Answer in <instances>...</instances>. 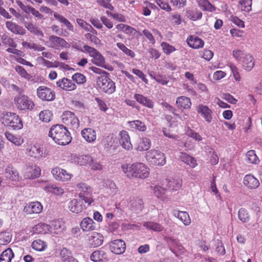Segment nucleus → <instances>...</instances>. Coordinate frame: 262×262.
I'll list each match as a JSON object with an SVG mask.
<instances>
[{"label":"nucleus","instance_id":"obj_8","mask_svg":"<svg viewBox=\"0 0 262 262\" xmlns=\"http://www.w3.org/2000/svg\"><path fill=\"white\" fill-rule=\"evenodd\" d=\"M84 49L86 53L92 57L91 61L94 64L106 69L104 57L96 49L88 45L84 46Z\"/></svg>","mask_w":262,"mask_h":262},{"label":"nucleus","instance_id":"obj_54","mask_svg":"<svg viewBox=\"0 0 262 262\" xmlns=\"http://www.w3.org/2000/svg\"><path fill=\"white\" fill-rule=\"evenodd\" d=\"M247 161L252 164H257L259 160L254 150H250L246 154Z\"/></svg>","mask_w":262,"mask_h":262},{"label":"nucleus","instance_id":"obj_45","mask_svg":"<svg viewBox=\"0 0 262 262\" xmlns=\"http://www.w3.org/2000/svg\"><path fill=\"white\" fill-rule=\"evenodd\" d=\"M116 28L120 31H121L128 35H133L135 33L136 30L133 27L125 25L124 24H119L116 26Z\"/></svg>","mask_w":262,"mask_h":262},{"label":"nucleus","instance_id":"obj_21","mask_svg":"<svg viewBox=\"0 0 262 262\" xmlns=\"http://www.w3.org/2000/svg\"><path fill=\"white\" fill-rule=\"evenodd\" d=\"M6 26L8 30L16 35H23L26 33V30L23 27L11 21H7Z\"/></svg>","mask_w":262,"mask_h":262},{"label":"nucleus","instance_id":"obj_64","mask_svg":"<svg viewBox=\"0 0 262 262\" xmlns=\"http://www.w3.org/2000/svg\"><path fill=\"white\" fill-rule=\"evenodd\" d=\"M132 72L140 78L145 83H148V80L146 78V75L140 70L133 69Z\"/></svg>","mask_w":262,"mask_h":262},{"label":"nucleus","instance_id":"obj_43","mask_svg":"<svg viewBox=\"0 0 262 262\" xmlns=\"http://www.w3.org/2000/svg\"><path fill=\"white\" fill-rule=\"evenodd\" d=\"M33 231L36 233L50 234L49 225L45 223H39L35 225L33 228Z\"/></svg>","mask_w":262,"mask_h":262},{"label":"nucleus","instance_id":"obj_38","mask_svg":"<svg viewBox=\"0 0 262 262\" xmlns=\"http://www.w3.org/2000/svg\"><path fill=\"white\" fill-rule=\"evenodd\" d=\"M165 183L167 188L172 190H177L182 186V180L179 179L166 180Z\"/></svg>","mask_w":262,"mask_h":262},{"label":"nucleus","instance_id":"obj_52","mask_svg":"<svg viewBox=\"0 0 262 262\" xmlns=\"http://www.w3.org/2000/svg\"><path fill=\"white\" fill-rule=\"evenodd\" d=\"M14 69L21 77L28 80H30L31 79L32 76L23 67L17 65L15 66Z\"/></svg>","mask_w":262,"mask_h":262},{"label":"nucleus","instance_id":"obj_1","mask_svg":"<svg viewBox=\"0 0 262 262\" xmlns=\"http://www.w3.org/2000/svg\"><path fill=\"white\" fill-rule=\"evenodd\" d=\"M123 172L129 178L145 179L149 176V168L143 163L124 164L121 166Z\"/></svg>","mask_w":262,"mask_h":262},{"label":"nucleus","instance_id":"obj_47","mask_svg":"<svg viewBox=\"0 0 262 262\" xmlns=\"http://www.w3.org/2000/svg\"><path fill=\"white\" fill-rule=\"evenodd\" d=\"M24 25L25 28L31 33L38 36L42 37L43 36V32L36 27L32 23L26 22Z\"/></svg>","mask_w":262,"mask_h":262},{"label":"nucleus","instance_id":"obj_32","mask_svg":"<svg viewBox=\"0 0 262 262\" xmlns=\"http://www.w3.org/2000/svg\"><path fill=\"white\" fill-rule=\"evenodd\" d=\"M60 257L61 262H79L73 257L71 252L66 248H63L60 250Z\"/></svg>","mask_w":262,"mask_h":262},{"label":"nucleus","instance_id":"obj_22","mask_svg":"<svg viewBox=\"0 0 262 262\" xmlns=\"http://www.w3.org/2000/svg\"><path fill=\"white\" fill-rule=\"evenodd\" d=\"M244 185L249 189H254L259 186V182L258 179L252 174L246 175L243 180Z\"/></svg>","mask_w":262,"mask_h":262},{"label":"nucleus","instance_id":"obj_3","mask_svg":"<svg viewBox=\"0 0 262 262\" xmlns=\"http://www.w3.org/2000/svg\"><path fill=\"white\" fill-rule=\"evenodd\" d=\"M2 123L7 127L13 130L20 129L23 127V123L18 115L12 112L4 113L1 118Z\"/></svg>","mask_w":262,"mask_h":262},{"label":"nucleus","instance_id":"obj_44","mask_svg":"<svg viewBox=\"0 0 262 262\" xmlns=\"http://www.w3.org/2000/svg\"><path fill=\"white\" fill-rule=\"evenodd\" d=\"M14 253L10 248L5 250L0 255V262H11Z\"/></svg>","mask_w":262,"mask_h":262},{"label":"nucleus","instance_id":"obj_4","mask_svg":"<svg viewBox=\"0 0 262 262\" xmlns=\"http://www.w3.org/2000/svg\"><path fill=\"white\" fill-rule=\"evenodd\" d=\"M145 158L149 164L159 166H162L166 163V156L161 151L152 149L148 150L145 154Z\"/></svg>","mask_w":262,"mask_h":262},{"label":"nucleus","instance_id":"obj_33","mask_svg":"<svg viewBox=\"0 0 262 262\" xmlns=\"http://www.w3.org/2000/svg\"><path fill=\"white\" fill-rule=\"evenodd\" d=\"M173 215L178 218L185 226H188L191 223L189 215L186 211L175 210L173 212Z\"/></svg>","mask_w":262,"mask_h":262},{"label":"nucleus","instance_id":"obj_29","mask_svg":"<svg viewBox=\"0 0 262 262\" xmlns=\"http://www.w3.org/2000/svg\"><path fill=\"white\" fill-rule=\"evenodd\" d=\"M5 136L9 141L16 146H20L24 142L23 138L20 136L14 135L9 132H6Z\"/></svg>","mask_w":262,"mask_h":262},{"label":"nucleus","instance_id":"obj_36","mask_svg":"<svg viewBox=\"0 0 262 262\" xmlns=\"http://www.w3.org/2000/svg\"><path fill=\"white\" fill-rule=\"evenodd\" d=\"M143 207V202L141 199L137 198L131 200L129 202L130 210L136 213L141 211Z\"/></svg>","mask_w":262,"mask_h":262},{"label":"nucleus","instance_id":"obj_7","mask_svg":"<svg viewBox=\"0 0 262 262\" xmlns=\"http://www.w3.org/2000/svg\"><path fill=\"white\" fill-rule=\"evenodd\" d=\"M77 187L79 191V197L83 200L88 206L91 205L94 202L92 198V188L84 183H80L77 184Z\"/></svg>","mask_w":262,"mask_h":262},{"label":"nucleus","instance_id":"obj_13","mask_svg":"<svg viewBox=\"0 0 262 262\" xmlns=\"http://www.w3.org/2000/svg\"><path fill=\"white\" fill-rule=\"evenodd\" d=\"M43 209V206L39 202H32L26 204L24 211L28 215L39 214Z\"/></svg>","mask_w":262,"mask_h":262},{"label":"nucleus","instance_id":"obj_16","mask_svg":"<svg viewBox=\"0 0 262 262\" xmlns=\"http://www.w3.org/2000/svg\"><path fill=\"white\" fill-rule=\"evenodd\" d=\"M52 173L57 180L67 181L70 180L73 175L66 170L59 167H55L52 170Z\"/></svg>","mask_w":262,"mask_h":262},{"label":"nucleus","instance_id":"obj_24","mask_svg":"<svg viewBox=\"0 0 262 262\" xmlns=\"http://www.w3.org/2000/svg\"><path fill=\"white\" fill-rule=\"evenodd\" d=\"M187 42L190 48L193 49L202 48L204 45V41L195 35L189 36L187 39Z\"/></svg>","mask_w":262,"mask_h":262},{"label":"nucleus","instance_id":"obj_61","mask_svg":"<svg viewBox=\"0 0 262 262\" xmlns=\"http://www.w3.org/2000/svg\"><path fill=\"white\" fill-rule=\"evenodd\" d=\"M252 0H241L239 4L241 5L243 10L246 12H250L251 10Z\"/></svg>","mask_w":262,"mask_h":262},{"label":"nucleus","instance_id":"obj_62","mask_svg":"<svg viewBox=\"0 0 262 262\" xmlns=\"http://www.w3.org/2000/svg\"><path fill=\"white\" fill-rule=\"evenodd\" d=\"M161 46L163 52L167 55L170 54L176 50L174 47L165 42H162Z\"/></svg>","mask_w":262,"mask_h":262},{"label":"nucleus","instance_id":"obj_48","mask_svg":"<svg viewBox=\"0 0 262 262\" xmlns=\"http://www.w3.org/2000/svg\"><path fill=\"white\" fill-rule=\"evenodd\" d=\"M74 162L80 165H85L89 164L90 161H91V157L89 156L82 155L74 157L73 158Z\"/></svg>","mask_w":262,"mask_h":262},{"label":"nucleus","instance_id":"obj_30","mask_svg":"<svg viewBox=\"0 0 262 262\" xmlns=\"http://www.w3.org/2000/svg\"><path fill=\"white\" fill-rule=\"evenodd\" d=\"M28 155L36 159H39L44 156L42 148L38 145H34L30 147L28 150Z\"/></svg>","mask_w":262,"mask_h":262},{"label":"nucleus","instance_id":"obj_50","mask_svg":"<svg viewBox=\"0 0 262 262\" xmlns=\"http://www.w3.org/2000/svg\"><path fill=\"white\" fill-rule=\"evenodd\" d=\"M153 190L154 194L158 198L162 201H164L166 199V196L165 194L166 190L164 188L157 185L154 187Z\"/></svg>","mask_w":262,"mask_h":262},{"label":"nucleus","instance_id":"obj_35","mask_svg":"<svg viewBox=\"0 0 262 262\" xmlns=\"http://www.w3.org/2000/svg\"><path fill=\"white\" fill-rule=\"evenodd\" d=\"M43 189L47 192L57 195H62L64 192V190L61 187L54 184H47L43 187Z\"/></svg>","mask_w":262,"mask_h":262},{"label":"nucleus","instance_id":"obj_25","mask_svg":"<svg viewBox=\"0 0 262 262\" xmlns=\"http://www.w3.org/2000/svg\"><path fill=\"white\" fill-rule=\"evenodd\" d=\"M103 241V237L102 235L98 232H93L89 237V244L94 247L101 245Z\"/></svg>","mask_w":262,"mask_h":262},{"label":"nucleus","instance_id":"obj_23","mask_svg":"<svg viewBox=\"0 0 262 262\" xmlns=\"http://www.w3.org/2000/svg\"><path fill=\"white\" fill-rule=\"evenodd\" d=\"M83 138L89 143H94L96 139V132L91 128H85L81 132Z\"/></svg>","mask_w":262,"mask_h":262},{"label":"nucleus","instance_id":"obj_18","mask_svg":"<svg viewBox=\"0 0 262 262\" xmlns=\"http://www.w3.org/2000/svg\"><path fill=\"white\" fill-rule=\"evenodd\" d=\"M119 143L125 149L129 150L132 149L133 145L130 142V137L127 132L121 130L119 133Z\"/></svg>","mask_w":262,"mask_h":262},{"label":"nucleus","instance_id":"obj_15","mask_svg":"<svg viewBox=\"0 0 262 262\" xmlns=\"http://www.w3.org/2000/svg\"><path fill=\"white\" fill-rule=\"evenodd\" d=\"M50 234H58L65 230L64 223L62 220H55L49 224Z\"/></svg>","mask_w":262,"mask_h":262},{"label":"nucleus","instance_id":"obj_40","mask_svg":"<svg viewBox=\"0 0 262 262\" xmlns=\"http://www.w3.org/2000/svg\"><path fill=\"white\" fill-rule=\"evenodd\" d=\"M151 146V141L147 138H143L139 142L136 149L138 151H146L149 149Z\"/></svg>","mask_w":262,"mask_h":262},{"label":"nucleus","instance_id":"obj_6","mask_svg":"<svg viewBox=\"0 0 262 262\" xmlns=\"http://www.w3.org/2000/svg\"><path fill=\"white\" fill-rule=\"evenodd\" d=\"M15 106L21 111L31 110L34 106L33 101L27 96L18 94L14 98Z\"/></svg>","mask_w":262,"mask_h":262},{"label":"nucleus","instance_id":"obj_5","mask_svg":"<svg viewBox=\"0 0 262 262\" xmlns=\"http://www.w3.org/2000/svg\"><path fill=\"white\" fill-rule=\"evenodd\" d=\"M96 84L100 91L108 94L113 93L116 90L115 83L109 77V74L99 76Z\"/></svg>","mask_w":262,"mask_h":262},{"label":"nucleus","instance_id":"obj_57","mask_svg":"<svg viewBox=\"0 0 262 262\" xmlns=\"http://www.w3.org/2000/svg\"><path fill=\"white\" fill-rule=\"evenodd\" d=\"M117 47L121 50L126 55L134 58L135 56V53L131 50L128 49L123 43L118 42L117 43Z\"/></svg>","mask_w":262,"mask_h":262},{"label":"nucleus","instance_id":"obj_53","mask_svg":"<svg viewBox=\"0 0 262 262\" xmlns=\"http://www.w3.org/2000/svg\"><path fill=\"white\" fill-rule=\"evenodd\" d=\"M186 14L188 18L193 21L200 19L202 17V13L199 10H188Z\"/></svg>","mask_w":262,"mask_h":262},{"label":"nucleus","instance_id":"obj_46","mask_svg":"<svg viewBox=\"0 0 262 262\" xmlns=\"http://www.w3.org/2000/svg\"><path fill=\"white\" fill-rule=\"evenodd\" d=\"M31 246L34 250L37 251H44L47 247V243L40 239L34 240Z\"/></svg>","mask_w":262,"mask_h":262},{"label":"nucleus","instance_id":"obj_26","mask_svg":"<svg viewBox=\"0 0 262 262\" xmlns=\"http://www.w3.org/2000/svg\"><path fill=\"white\" fill-rule=\"evenodd\" d=\"M81 229L83 231H90L95 229L96 224L92 219L87 217L82 219L80 223Z\"/></svg>","mask_w":262,"mask_h":262},{"label":"nucleus","instance_id":"obj_17","mask_svg":"<svg viewBox=\"0 0 262 262\" xmlns=\"http://www.w3.org/2000/svg\"><path fill=\"white\" fill-rule=\"evenodd\" d=\"M198 114H200L204 120L208 123H211L212 120V111L207 106L199 104L196 109Z\"/></svg>","mask_w":262,"mask_h":262},{"label":"nucleus","instance_id":"obj_10","mask_svg":"<svg viewBox=\"0 0 262 262\" xmlns=\"http://www.w3.org/2000/svg\"><path fill=\"white\" fill-rule=\"evenodd\" d=\"M37 96L42 100L47 101H53L55 98L54 92L45 86H40L37 88Z\"/></svg>","mask_w":262,"mask_h":262},{"label":"nucleus","instance_id":"obj_59","mask_svg":"<svg viewBox=\"0 0 262 262\" xmlns=\"http://www.w3.org/2000/svg\"><path fill=\"white\" fill-rule=\"evenodd\" d=\"M238 219L244 223L247 222L249 221V215L247 211L244 208H241L238 213Z\"/></svg>","mask_w":262,"mask_h":262},{"label":"nucleus","instance_id":"obj_37","mask_svg":"<svg viewBox=\"0 0 262 262\" xmlns=\"http://www.w3.org/2000/svg\"><path fill=\"white\" fill-rule=\"evenodd\" d=\"M176 103L178 107L189 109L191 105L190 99L185 96H180L177 98Z\"/></svg>","mask_w":262,"mask_h":262},{"label":"nucleus","instance_id":"obj_11","mask_svg":"<svg viewBox=\"0 0 262 262\" xmlns=\"http://www.w3.org/2000/svg\"><path fill=\"white\" fill-rule=\"evenodd\" d=\"M81 199H73L69 202L68 208L73 213L78 214L82 212L86 208Z\"/></svg>","mask_w":262,"mask_h":262},{"label":"nucleus","instance_id":"obj_60","mask_svg":"<svg viewBox=\"0 0 262 262\" xmlns=\"http://www.w3.org/2000/svg\"><path fill=\"white\" fill-rule=\"evenodd\" d=\"M2 43L11 47L16 48V44L14 42L13 39L6 34L2 35L1 37Z\"/></svg>","mask_w":262,"mask_h":262},{"label":"nucleus","instance_id":"obj_49","mask_svg":"<svg viewBox=\"0 0 262 262\" xmlns=\"http://www.w3.org/2000/svg\"><path fill=\"white\" fill-rule=\"evenodd\" d=\"M143 226L147 229L154 231H161L163 229V227L162 225L152 222H145L143 223Z\"/></svg>","mask_w":262,"mask_h":262},{"label":"nucleus","instance_id":"obj_56","mask_svg":"<svg viewBox=\"0 0 262 262\" xmlns=\"http://www.w3.org/2000/svg\"><path fill=\"white\" fill-rule=\"evenodd\" d=\"M72 80L78 84H84L86 81V77L81 73H76L72 77Z\"/></svg>","mask_w":262,"mask_h":262},{"label":"nucleus","instance_id":"obj_20","mask_svg":"<svg viewBox=\"0 0 262 262\" xmlns=\"http://www.w3.org/2000/svg\"><path fill=\"white\" fill-rule=\"evenodd\" d=\"M58 87L66 91H72L76 89V85L70 79L63 78L56 81Z\"/></svg>","mask_w":262,"mask_h":262},{"label":"nucleus","instance_id":"obj_55","mask_svg":"<svg viewBox=\"0 0 262 262\" xmlns=\"http://www.w3.org/2000/svg\"><path fill=\"white\" fill-rule=\"evenodd\" d=\"M76 21L78 25L85 31L92 32L93 33H96V31L93 28L91 25L87 23L84 20L80 18H77L76 19Z\"/></svg>","mask_w":262,"mask_h":262},{"label":"nucleus","instance_id":"obj_2","mask_svg":"<svg viewBox=\"0 0 262 262\" xmlns=\"http://www.w3.org/2000/svg\"><path fill=\"white\" fill-rule=\"evenodd\" d=\"M49 136L57 144L67 145L71 142L72 137L67 128L61 124L52 126L49 133Z\"/></svg>","mask_w":262,"mask_h":262},{"label":"nucleus","instance_id":"obj_41","mask_svg":"<svg viewBox=\"0 0 262 262\" xmlns=\"http://www.w3.org/2000/svg\"><path fill=\"white\" fill-rule=\"evenodd\" d=\"M197 3L199 6L203 11L212 12L216 10V8L208 0H197Z\"/></svg>","mask_w":262,"mask_h":262},{"label":"nucleus","instance_id":"obj_63","mask_svg":"<svg viewBox=\"0 0 262 262\" xmlns=\"http://www.w3.org/2000/svg\"><path fill=\"white\" fill-rule=\"evenodd\" d=\"M186 135L188 137L193 139L194 140L197 141H200L202 140V137L199 133L194 132V130L191 129L187 130V131L186 132Z\"/></svg>","mask_w":262,"mask_h":262},{"label":"nucleus","instance_id":"obj_9","mask_svg":"<svg viewBox=\"0 0 262 262\" xmlns=\"http://www.w3.org/2000/svg\"><path fill=\"white\" fill-rule=\"evenodd\" d=\"M62 123L73 129H76L79 126V121L76 115L71 111H64L61 116Z\"/></svg>","mask_w":262,"mask_h":262},{"label":"nucleus","instance_id":"obj_28","mask_svg":"<svg viewBox=\"0 0 262 262\" xmlns=\"http://www.w3.org/2000/svg\"><path fill=\"white\" fill-rule=\"evenodd\" d=\"M179 158L182 162L189 165L190 167L194 168L197 165L196 160L186 152H180Z\"/></svg>","mask_w":262,"mask_h":262},{"label":"nucleus","instance_id":"obj_42","mask_svg":"<svg viewBox=\"0 0 262 262\" xmlns=\"http://www.w3.org/2000/svg\"><path fill=\"white\" fill-rule=\"evenodd\" d=\"M129 127L132 129H137L140 132H145L146 126L145 123L140 120H137L128 122Z\"/></svg>","mask_w":262,"mask_h":262},{"label":"nucleus","instance_id":"obj_31","mask_svg":"<svg viewBox=\"0 0 262 262\" xmlns=\"http://www.w3.org/2000/svg\"><path fill=\"white\" fill-rule=\"evenodd\" d=\"M91 259L94 262H106L107 260L106 254L102 250H97L92 253Z\"/></svg>","mask_w":262,"mask_h":262},{"label":"nucleus","instance_id":"obj_51","mask_svg":"<svg viewBox=\"0 0 262 262\" xmlns=\"http://www.w3.org/2000/svg\"><path fill=\"white\" fill-rule=\"evenodd\" d=\"M53 114L49 110H45L40 112L39 114V119L42 122H49L51 120Z\"/></svg>","mask_w":262,"mask_h":262},{"label":"nucleus","instance_id":"obj_39","mask_svg":"<svg viewBox=\"0 0 262 262\" xmlns=\"http://www.w3.org/2000/svg\"><path fill=\"white\" fill-rule=\"evenodd\" d=\"M54 17L55 18L56 20H57L59 23L62 24L64 26H65L67 29L71 31H74V26L72 25V24L63 16L59 14L58 13H55L54 14Z\"/></svg>","mask_w":262,"mask_h":262},{"label":"nucleus","instance_id":"obj_14","mask_svg":"<svg viewBox=\"0 0 262 262\" xmlns=\"http://www.w3.org/2000/svg\"><path fill=\"white\" fill-rule=\"evenodd\" d=\"M41 170L40 168L35 165H27L24 169V176L26 179H35L40 176Z\"/></svg>","mask_w":262,"mask_h":262},{"label":"nucleus","instance_id":"obj_19","mask_svg":"<svg viewBox=\"0 0 262 262\" xmlns=\"http://www.w3.org/2000/svg\"><path fill=\"white\" fill-rule=\"evenodd\" d=\"M110 248L111 251L115 254H121L125 250V243L121 239H116L112 242Z\"/></svg>","mask_w":262,"mask_h":262},{"label":"nucleus","instance_id":"obj_34","mask_svg":"<svg viewBox=\"0 0 262 262\" xmlns=\"http://www.w3.org/2000/svg\"><path fill=\"white\" fill-rule=\"evenodd\" d=\"M5 176L13 181H18L19 177L17 171L11 165L8 166L5 169Z\"/></svg>","mask_w":262,"mask_h":262},{"label":"nucleus","instance_id":"obj_27","mask_svg":"<svg viewBox=\"0 0 262 262\" xmlns=\"http://www.w3.org/2000/svg\"><path fill=\"white\" fill-rule=\"evenodd\" d=\"M243 68L247 71H250L255 65L253 57L250 54L246 53L242 60Z\"/></svg>","mask_w":262,"mask_h":262},{"label":"nucleus","instance_id":"obj_12","mask_svg":"<svg viewBox=\"0 0 262 262\" xmlns=\"http://www.w3.org/2000/svg\"><path fill=\"white\" fill-rule=\"evenodd\" d=\"M49 43L50 47L55 49L66 48L70 47V45L63 38L55 35L49 36Z\"/></svg>","mask_w":262,"mask_h":262},{"label":"nucleus","instance_id":"obj_58","mask_svg":"<svg viewBox=\"0 0 262 262\" xmlns=\"http://www.w3.org/2000/svg\"><path fill=\"white\" fill-rule=\"evenodd\" d=\"M11 239V235L10 233L3 232L0 233V244L2 245H7Z\"/></svg>","mask_w":262,"mask_h":262}]
</instances>
